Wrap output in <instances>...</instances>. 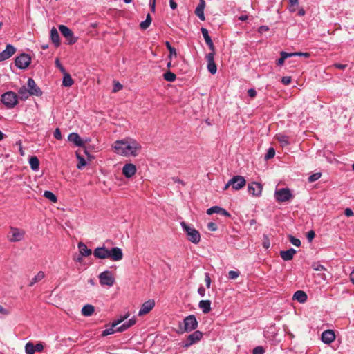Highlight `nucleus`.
Returning a JSON list of instances; mask_svg holds the SVG:
<instances>
[{
  "mask_svg": "<svg viewBox=\"0 0 354 354\" xmlns=\"http://www.w3.org/2000/svg\"><path fill=\"white\" fill-rule=\"evenodd\" d=\"M292 57L290 53L282 51L281 53V57L277 60V64L279 65V66L283 65L284 62H285V60L288 57Z\"/></svg>",
  "mask_w": 354,
  "mask_h": 354,
  "instance_id": "nucleus-35",
  "label": "nucleus"
},
{
  "mask_svg": "<svg viewBox=\"0 0 354 354\" xmlns=\"http://www.w3.org/2000/svg\"><path fill=\"white\" fill-rule=\"evenodd\" d=\"M136 167L132 163H127L122 168V174L127 178H131L136 172Z\"/></svg>",
  "mask_w": 354,
  "mask_h": 354,
  "instance_id": "nucleus-15",
  "label": "nucleus"
},
{
  "mask_svg": "<svg viewBox=\"0 0 354 354\" xmlns=\"http://www.w3.org/2000/svg\"><path fill=\"white\" fill-rule=\"evenodd\" d=\"M202 337H203V333L201 331H199V330L194 331V333H192L187 337V338L185 342L184 347L188 348L190 346L197 343L198 342H199L201 339Z\"/></svg>",
  "mask_w": 354,
  "mask_h": 354,
  "instance_id": "nucleus-10",
  "label": "nucleus"
},
{
  "mask_svg": "<svg viewBox=\"0 0 354 354\" xmlns=\"http://www.w3.org/2000/svg\"><path fill=\"white\" fill-rule=\"evenodd\" d=\"M18 93H19V98L21 100H26V99L28 98V97L30 95H31L30 93H29V91L28 90L27 87L25 86H23L22 87H21L19 89Z\"/></svg>",
  "mask_w": 354,
  "mask_h": 354,
  "instance_id": "nucleus-30",
  "label": "nucleus"
},
{
  "mask_svg": "<svg viewBox=\"0 0 354 354\" xmlns=\"http://www.w3.org/2000/svg\"><path fill=\"white\" fill-rule=\"evenodd\" d=\"M136 322V319L135 317H133L132 318L129 319L127 322L122 324L119 327L116 328V330L118 332H123L128 328H129L131 326H133Z\"/></svg>",
  "mask_w": 354,
  "mask_h": 354,
  "instance_id": "nucleus-24",
  "label": "nucleus"
},
{
  "mask_svg": "<svg viewBox=\"0 0 354 354\" xmlns=\"http://www.w3.org/2000/svg\"><path fill=\"white\" fill-rule=\"evenodd\" d=\"M275 155V151L273 148H270L267 152V153L265 156L266 160H269L270 158H272Z\"/></svg>",
  "mask_w": 354,
  "mask_h": 354,
  "instance_id": "nucleus-44",
  "label": "nucleus"
},
{
  "mask_svg": "<svg viewBox=\"0 0 354 354\" xmlns=\"http://www.w3.org/2000/svg\"><path fill=\"white\" fill-rule=\"evenodd\" d=\"M163 77L165 80H167L168 82H171L175 81V80L176 78V75L169 71L165 73L163 75Z\"/></svg>",
  "mask_w": 354,
  "mask_h": 354,
  "instance_id": "nucleus-37",
  "label": "nucleus"
},
{
  "mask_svg": "<svg viewBox=\"0 0 354 354\" xmlns=\"http://www.w3.org/2000/svg\"><path fill=\"white\" fill-rule=\"evenodd\" d=\"M115 327H113L112 325H111L110 328H106V329H105L104 330L102 331V335L104 337V336H107L109 335L113 334L115 332H118L116 330V328L115 329Z\"/></svg>",
  "mask_w": 354,
  "mask_h": 354,
  "instance_id": "nucleus-42",
  "label": "nucleus"
},
{
  "mask_svg": "<svg viewBox=\"0 0 354 354\" xmlns=\"http://www.w3.org/2000/svg\"><path fill=\"white\" fill-rule=\"evenodd\" d=\"M291 56H304L305 57H309L310 54L308 53H301V52H297V53H290Z\"/></svg>",
  "mask_w": 354,
  "mask_h": 354,
  "instance_id": "nucleus-54",
  "label": "nucleus"
},
{
  "mask_svg": "<svg viewBox=\"0 0 354 354\" xmlns=\"http://www.w3.org/2000/svg\"><path fill=\"white\" fill-rule=\"evenodd\" d=\"M239 271L231 270L228 273V277L230 279H236L239 277Z\"/></svg>",
  "mask_w": 354,
  "mask_h": 354,
  "instance_id": "nucleus-45",
  "label": "nucleus"
},
{
  "mask_svg": "<svg viewBox=\"0 0 354 354\" xmlns=\"http://www.w3.org/2000/svg\"><path fill=\"white\" fill-rule=\"evenodd\" d=\"M205 281L207 288H210L211 286V278L208 273L205 274Z\"/></svg>",
  "mask_w": 354,
  "mask_h": 354,
  "instance_id": "nucleus-51",
  "label": "nucleus"
},
{
  "mask_svg": "<svg viewBox=\"0 0 354 354\" xmlns=\"http://www.w3.org/2000/svg\"><path fill=\"white\" fill-rule=\"evenodd\" d=\"M29 164L30 166V168L33 171H38L39 167V161L37 157L36 156H31L29 159Z\"/></svg>",
  "mask_w": 354,
  "mask_h": 354,
  "instance_id": "nucleus-31",
  "label": "nucleus"
},
{
  "mask_svg": "<svg viewBox=\"0 0 354 354\" xmlns=\"http://www.w3.org/2000/svg\"><path fill=\"white\" fill-rule=\"evenodd\" d=\"M113 147L116 153L127 157L137 156L142 148L141 145L131 138L116 140Z\"/></svg>",
  "mask_w": 354,
  "mask_h": 354,
  "instance_id": "nucleus-1",
  "label": "nucleus"
},
{
  "mask_svg": "<svg viewBox=\"0 0 354 354\" xmlns=\"http://www.w3.org/2000/svg\"><path fill=\"white\" fill-rule=\"evenodd\" d=\"M44 196L53 203H56L57 201V196L50 191H45L44 193Z\"/></svg>",
  "mask_w": 354,
  "mask_h": 354,
  "instance_id": "nucleus-36",
  "label": "nucleus"
},
{
  "mask_svg": "<svg viewBox=\"0 0 354 354\" xmlns=\"http://www.w3.org/2000/svg\"><path fill=\"white\" fill-rule=\"evenodd\" d=\"M31 62V57L26 53H22L15 59V65L20 69L26 68Z\"/></svg>",
  "mask_w": 354,
  "mask_h": 354,
  "instance_id": "nucleus-8",
  "label": "nucleus"
},
{
  "mask_svg": "<svg viewBox=\"0 0 354 354\" xmlns=\"http://www.w3.org/2000/svg\"><path fill=\"white\" fill-rule=\"evenodd\" d=\"M95 308L92 305L86 304L82 309V314L84 316H91L94 313Z\"/></svg>",
  "mask_w": 354,
  "mask_h": 354,
  "instance_id": "nucleus-32",
  "label": "nucleus"
},
{
  "mask_svg": "<svg viewBox=\"0 0 354 354\" xmlns=\"http://www.w3.org/2000/svg\"><path fill=\"white\" fill-rule=\"evenodd\" d=\"M205 7V0H200L198 5L195 10V14L201 21H205L204 9Z\"/></svg>",
  "mask_w": 354,
  "mask_h": 354,
  "instance_id": "nucleus-21",
  "label": "nucleus"
},
{
  "mask_svg": "<svg viewBox=\"0 0 354 354\" xmlns=\"http://www.w3.org/2000/svg\"><path fill=\"white\" fill-rule=\"evenodd\" d=\"M276 138L282 147L287 146L290 144L289 137L285 134L279 133L276 135Z\"/></svg>",
  "mask_w": 354,
  "mask_h": 354,
  "instance_id": "nucleus-29",
  "label": "nucleus"
},
{
  "mask_svg": "<svg viewBox=\"0 0 354 354\" xmlns=\"http://www.w3.org/2000/svg\"><path fill=\"white\" fill-rule=\"evenodd\" d=\"M288 240L295 246L299 247L301 245V241L299 239L295 238L292 235L288 236Z\"/></svg>",
  "mask_w": 354,
  "mask_h": 354,
  "instance_id": "nucleus-41",
  "label": "nucleus"
},
{
  "mask_svg": "<svg viewBox=\"0 0 354 354\" xmlns=\"http://www.w3.org/2000/svg\"><path fill=\"white\" fill-rule=\"evenodd\" d=\"M122 87V85L119 82L114 81L113 92H118L121 90Z\"/></svg>",
  "mask_w": 354,
  "mask_h": 354,
  "instance_id": "nucleus-48",
  "label": "nucleus"
},
{
  "mask_svg": "<svg viewBox=\"0 0 354 354\" xmlns=\"http://www.w3.org/2000/svg\"><path fill=\"white\" fill-rule=\"evenodd\" d=\"M321 177V173H315L308 177V182L313 183Z\"/></svg>",
  "mask_w": 354,
  "mask_h": 354,
  "instance_id": "nucleus-43",
  "label": "nucleus"
},
{
  "mask_svg": "<svg viewBox=\"0 0 354 354\" xmlns=\"http://www.w3.org/2000/svg\"><path fill=\"white\" fill-rule=\"evenodd\" d=\"M248 95L250 97H256L257 95V91L254 88H250L248 91Z\"/></svg>",
  "mask_w": 354,
  "mask_h": 354,
  "instance_id": "nucleus-58",
  "label": "nucleus"
},
{
  "mask_svg": "<svg viewBox=\"0 0 354 354\" xmlns=\"http://www.w3.org/2000/svg\"><path fill=\"white\" fill-rule=\"evenodd\" d=\"M245 180L241 176H234L232 178V187L234 190H239L245 185Z\"/></svg>",
  "mask_w": 354,
  "mask_h": 354,
  "instance_id": "nucleus-14",
  "label": "nucleus"
},
{
  "mask_svg": "<svg viewBox=\"0 0 354 354\" xmlns=\"http://www.w3.org/2000/svg\"><path fill=\"white\" fill-rule=\"evenodd\" d=\"M307 295L302 290H297L293 295V299L297 300L298 302L303 304L307 300Z\"/></svg>",
  "mask_w": 354,
  "mask_h": 354,
  "instance_id": "nucleus-26",
  "label": "nucleus"
},
{
  "mask_svg": "<svg viewBox=\"0 0 354 354\" xmlns=\"http://www.w3.org/2000/svg\"><path fill=\"white\" fill-rule=\"evenodd\" d=\"M262 185L257 182H252L248 185V189L249 194L252 196H259L262 192Z\"/></svg>",
  "mask_w": 354,
  "mask_h": 354,
  "instance_id": "nucleus-13",
  "label": "nucleus"
},
{
  "mask_svg": "<svg viewBox=\"0 0 354 354\" xmlns=\"http://www.w3.org/2000/svg\"><path fill=\"white\" fill-rule=\"evenodd\" d=\"M275 198L279 202H286L292 198V194L288 188H281L275 191Z\"/></svg>",
  "mask_w": 354,
  "mask_h": 354,
  "instance_id": "nucleus-7",
  "label": "nucleus"
},
{
  "mask_svg": "<svg viewBox=\"0 0 354 354\" xmlns=\"http://www.w3.org/2000/svg\"><path fill=\"white\" fill-rule=\"evenodd\" d=\"M35 352H41L44 349V346L41 343H37L36 345H34Z\"/></svg>",
  "mask_w": 354,
  "mask_h": 354,
  "instance_id": "nucleus-57",
  "label": "nucleus"
},
{
  "mask_svg": "<svg viewBox=\"0 0 354 354\" xmlns=\"http://www.w3.org/2000/svg\"><path fill=\"white\" fill-rule=\"evenodd\" d=\"M180 225L182 226L183 230L185 232L187 239L190 242L197 244L201 241V235L198 230L192 226L187 225L184 221L180 223Z\"/></svg>",
  "mask_w": 354,
  "mask_h": 354,
  "instance_id": "nucleus-3",
  "label": "nucleus"
},
{
  "mask_svg": "<svg viewBox=\"0 0 354 354\" xmlns=\"http://www.w3.org/2000/svg\"><path fill=\"white\" fill-rule=\"evenodd\" d=\"M76 155H77V158L79 160L78 164L77 165V167L79 169H82L86 165V162L85 159L83 157H82L80 155H79L78 153H77Z\"/></svg>",
  "mask_w": 354,
  "mask_h": 354,
  "instance_id": "nucleus-39",
  "label": "nucleus"
},
{
  "mask_svg": "<svg viewBox=\"0 0 354 354\" xmlns=\"http://www.w3.org/2000/svg\"><path fill=\"white\" fill-rule=\"evenodd\" d=\"M321 339L326 344L332 343L335 339L334 331L333 330H326L324 331L322 334Z\"/></svg>",
  "mask_w": 354,
  "mask_h": 354,
  "instance_id": "nucleus-18",
  "label": "nucleus"
},
{
  "mask_svg": "<svg viewBox=\"0 0 354 354\" xmlns=\"http://www.w3.org/2000/svg\"><path fill=\"white\" fill-rule=\"evenodd\" d=\"M333 66H334L337 68L341 69V70H344L346 68L347 65L336 63V64H333Z\"/></svg>",
  "mask_w": 354,
  "mask_h": 354,
  "instance_id": "nucleus-63",
  "label": "nucleus"
},
{
  "mask_svg": "<svg viewBox=\"0 0 354 354\" xmlns=\"http://www.w3.org/2000/svg\"><path fill=\"white\" fill-rule=\"evenodd\" d=\"M15 53V47L11 44H8L4 50L0 53V62L6 60Z\"/></svg>",
  "mask_w": 354,
  "mask_h": 354,
  "instance_id": "nucleus-17",
  "label": "nucleus"
},
{
  "mask_svg": "<svg viewBox=\"0 0 354 354\" xmlns=\"http://www.w3.org/2000/svg\"><path fill=\"white\" fill-rule=\"evenodd\" d=\"M78 248L82 256L88 257L92 254L91 250L82 242L78 243Z\"/></svg>",
  "mask_w": 354,
  "mask_h": 354,
  "instance_id": "nucleus-28",
  "label": "nucleus"
},
{
  "mask_svg": "<svg viewBox=\"0 0 354 354\" xmlns=\"http://www.w3.org/2000/svg\"><path fill=\"white\" fill-rule=\"evenodd\" d=\"M268 30H269V27L268 26H261L258 29V32L259 33H263V32H267Z\"/></svg>",
  "mask_w": 354,
  "mask_h": 354,
  "instance_id": "nucleus-59",
  "label": "nucleus"
},
{
  "mask_svg": "<svg viewBox=\"0 0 354 354\" xmlns=\"http://www.w3.org/2000/svg\"><path fill=\"white\" fill-rule=\"evenodd\" d=\"M198 307L201 309L203 313L207 314L211 310V301L201 300L198 303Z\"/></svg>",
  "mask_w": 354,
  "mask_h": 354,
  "instance_id": "nucleus-25",
  "label": "nucleus"
},
{
  "mask_svg": "<svg viewBox=\"0 0 354 354\" xmlns=\"http://www.w3.org/2000/svg\"><path fill=\"white\" fill-rule=\"evenodd\" d=\"M1 101L8 109H12L18 103V97L15 92L8 91L1 95Z\"/></svg>",
  "mask_w": 354,
  "mask_h": 354,
  "instance_id": "nucleus-4",
  "label": "nucleus"
},
{
  "mask_svg": "<svg viewBox=\"0 0 354 354\" xmlns=\"http://www.w3.org/2000/svg\"><path fill=\"white\" fill-rule=\"evenodd\" d=\"M201 33L204 37V39L205 41V43L211 41L212 39L209 35L208 30L205 28H201Z\"/></svg>",
  "mask_w": 354,
  "mask_h": 354,
  "instance_id": "nucleus-40",
  "label": "nucleus"
},
{
  "mask_svg": "<svg viewBox=\"0 0 354 354\" xmlns=\"http://www.w3.org/2000/svg\"><path fill=\"white\" fill-rule=\"evenodd\" d=\"M25 351L27 354H34L35 352L34 344L31 342H28L25 346Z\"/></svg>",
  "mask_w": 354,
  "mask_h": 354,
  "instance_id": "nucleus-38",
  "label": "nucleus"
},
{
  "mask_svg": "<svg viewBox=\"0 0 354 354\" xmlns=\"http://www.w3.org/2000/svg\"><path fill=\"white\" fill-rule=\"evenodd\" d=\"M169 58L170 59H171L173 55H174V56L177 55L176 50V49L174 47H172L171 48L169 49Z\"/></svg>",
  "mask_w": 354,
  "mask_h": 354,
  "instance_id": "nucleus-60",
  "label": "nucleus"
},
{
  "mask_svg": "<svg viewBox=\"0 0 354 354\" xmlns=\"http://www.w3.org/2000/svg\"><path fill=\"white\" fill-rule=\"evenodd\" d=\"M50 39L52 42L55 45V46H59V35L58 31L55 28H53L50 30Z\"/></svg>",
  "mask_w": 354,
  "mask_h": 354,
  "instance_id": "nucleus-27",
  "label": "nucleus"
},
{
  "mask_svg": "<svg viewBox=\"0 0 354 354\" xmlns=\"http://www.w3.org/2000/svg\"><path fill=\"white\" fill-rule=\"evenodd\" d=\"M24 230L11 227L8 234V239L10 242L20 241L24 239Z\"/></svg>",
  "mask_w": 354,
  "mask_h": 354,
  "instance_id": "nucleus-6",
  "label": "nucleus"
},
{
  "mask_svg": "<svg viewBox=\"0 0 354 354\" xmlns=\"http://www.w3.org/2000/svg\"><path fill=\"white\" fill-rule=\"evenodd\" d=\"M265 353V350L264 348L261 346H257L255 347L253 351H252V353L253 354H263Z\"/></svg>",
  "mask_w": 354,
  "mask_h": 354,
  "instance_id": "nucleus-47",
  "label": "nucleus"
},
{
  "mask_svg": "<svg viewBox=\"0 0 354 354\" xmlns=\"http://www.w3.org/2000/svg\"><path fill=\"white\" fill-rule=\"evenodd\" d=\"M53 135H54V137L57 139V140H61L62 139V133H61V131L60 130L57 128L54 133H53Z\"/></svg>",
  "mask_w": 354,
  "mask_h": 354,
  "instance_id": "nucleus-56",
  "label": "nucleus"
},
{
  "mask_svg": "<svg viewBox=\"0 0 354 354\" xmlns=\"http://www.w3.org/2000/svg\"><path fill=\"white\" fill-rule=\"evenodd\" d=\"M315 232L313 230H310L309 232H308L307 239L309 242H311L312 240L315 238Z\"/></svg>",
  "mask_w": 354,
  "mask_h": 354,
  "instance_id": "nucleus-53",
  "label": "nucleus"
},
{
  "mask_svg": "<svg viewBox=\"0 0 354 354\" xmlns=\"http://www.w3.org/2000/svg\"><path fill=\"white\" fill-rule=\"evenodd\" d=\"M291 77L290 76H285V77H283L282 79H281V82L284 84V85H288L290 84L291 82Z\"/></svg>",
  "mask_w": 354,
  "mask_h": 354,
  "instance_id": "nucleus-52",
  "label": "nucleus"
},
{
  "mask_svg": "<svg viewBox=\"0 0 354 354\" xmlns=\"http://www.w3.org/2000/svg\"><path fill=\"white\" fill-rule=\"evenodd\" d=\"M45 277V273L39 271L30 281L29 286H32L35 283L40 281Z\"/></svg>",
  "mask_w": 354,
  "mask_h": 354,
  "instance_id": "nucleus-33",
  "label": "nucleus"
},
{
  "mask_svg": "<svg viewBox=\"0 0 354 354\" xmlns=\"http://www.w3.org/2000/svg\"><path fill=\"white\" fill-rule=\"evenodd\" d=\"M27 88L32 95L40 96L42 94L40 88L37 86L33 79L29 78L27 83Z\"/></svg>",
  "mask_w": 354,
  "mask_h": 354,
  "instance_id": "nucleus-12",
  "label": "nucleus"
},
{
  "mask_svg": "<svg viewBox=\"0 0 354 354\" xmlns=\"http://www.w3.org/2000/svg\"><path fill=\"white\" fill-rule=\"evenodd\" d=\"M217 225L214 222H209L207 223V229L210 231H216L217 230Z\"/></svg>",
  "mask_w": 354,
  "mask_h": 354,
  "instance_id": "nucleus-50",
  "label": "nucleus"
},
{
  "mask_svg": "<svg viewBox=\"0 0 354 354\" xmlns=\"http://www.w3.org/2000/svg\"><path fill=\"white\" fill-rule=\"evenodd\" d=\"M184 328L186 332H190L198 327V322L194 315H189L184 319Z\"/></svg>",
  "mask_w": 354,
  "mask_h": 354,
  "instance_id": "nucleus-9",
  "label": "nucleus"
},
{
  "mask_svg": "<svg viewBox=\"0 0 354 354\" xmlns=\"http://www.w3.org/2000/svg\"><path fill=\"white\" fill-rule=\"evenodd\" d=\"M151 22L149 20L145 19L144 21H142L140 24V27L142 30H146L150 26Z\"/></svg>",
  "mask_w": 354,
  "mask_h": 354,
  "instance_id": "nucleus-49",
  "label": "nucleus"
},
{
  "mask_svg": "<svg viewBox=\"0 0 354 354\" xmlns=\"http://www.w3.org/2000/svg\"><path fill=\"white\" fill-rule=\"evenodd\" d=\"M312 267L316 271H323V270H326L324 266H322L318 263H315Z\"/></svg>",
  "mask_w": 354,
  "mask_h": 354,
  "instance_id": "nucleus-46",
  "label": "nucleus"
},
{
  "mask_svg": "<svg viewBox=\"0 0 354 354\" xmlns=\"http://www.w3.org/2000/svg\"><path fill=\"white\" fill-rule=\"evenodd\" d=\"M155 306L153 300H148L142 304L139 312L138 315L142 316L149 313Z\"/></svg>",
  "mask_w": 354,
  "mask_h": 354,
  "instance_id": "nucleus-16",
  "label": "nucleus"
},
{
  "mask_svg": "<svg viewBox=\"0 0 354 354\" xmlns=\"http://www.w3.org/2000/svg\"><path fill=\"white\" fill-rule=\"evenodd\" d=\"M214 213L219 214L227 217L230 216V214L227 211L218 206H213L207 210V214L208 215H211Z\"/></svg>",
  "mask_w": 354,
  "mask_h": 354,
  "instance_id": "nucleus-20",
  "label": "nucleus"
},
{
  "mask_svg": "<svg viewBox=\"0 0 354 354\" xmlns=\"http://www.w3.org/2000/svg\"><path fill=\"white\" fill-rule=\"evenodd\" d=\"M98 278L101 286L111 287L115 283V278L113 274L109 270H105L101 272L99 274Z\"/></svg>",
  "mask_w": 354,
  "mask_h": 354,
  "instance_id": "nucleus-5",
  "label": "nucleus"
},
{
  "mask_svg": "<svg viewBox=\"0 0 354 354\" xmlns=\"http://www.w3.org/2000/svg\"><path fill=\"white\" fill-rule=\"evenodd\" d=\"M68 140L77 147H83L84 145V142L77 133H70L68 136Z\"/></svg>",
  "mask_w": 354,
  "mask_h": 354,
  "instance_id": "nucleus-22",
  "label": "nucleus"
},
{
  "mask_svg": "<svg viewBox=\"0 0 354 354\" xmlns=\"http://www.w3.org/2000/svg\"><path fill=\"white\" fill-rule=\"evenodd\" d=\"M73 83L74 81L71 75L68 73H65L62 81V85L66 87H70L73 84Z\"/></svg>",
  "mask_w": 354,
  "mask_h": 354,
  "instance_id": "nucleus-34",
  "label": "nucleus"
},
{
  "mask_svg": "<svg viewBox=\"0 0 354 354\" xmlns=\"http://www.w3.org/2000/svg\"><path fill=\"white\" fill-rule=\"evenodd\" d=\"M344 214L346 216H348V217L354 215V213L351 208H346L344 211Z\"/></svg>",
  "mask_w": 354,
  "mask_h": 354,
  "instance_id": "nucleus-62",
  "label": "nucleus"
},
{
  "mask_svg": "<svg viewBox=\"0 0 354 354\" xmlns=\"http://www.w3.org/2000/svg\"><path fill=\"white\" fill-rule=\"evenodd\" d=\"M59 30L62 35L68 40V44H73L76 42V39L73 38V32L66 26L60 25Z\"/></svg>",
  "mask_w": 354,
  "mask_h": 354,
  "instance_id": "nucleus-11",
  "label": "nucleus"
},
{
  "mask_svg": "<svg viewBox=\"0 0 354 354\" xmlns=\"http://www.w3.org/2000/svg\"><path fill=\"white\" fill-rule=\"evenodd\" d=\"M95 258L100 259H111L114 261H120L123 258L122 249L114 247L109 250L104 246L97 247L93 251Z\"/></svg>",
  "mask_w": 354,
  "mask_h": 354,
  "instance_id": "nucleus-2",
  "label": "nucleus"
},
{
  "mask_svg": "<svg viewBox=\"0 0 354 354\" xmlns=\"http://www.w3.org/2000/svg\"><path fill=\"white\" fill-rule=\"evenodd\" d=\"M206 59L207 62V69L209 72L214 75L217 71V67L214 62V55H213V53H208L206 55Z\"/></svg>",
  "mask_w": 354,
  "mask_h": 354,
  "instance_id": "nucleus-19",
  "label": "nucleus"
},
{
  "mask_svg": "<svg viewBox=\"0 0 354 354\" xmlns=\"http://www.w3.org/2000/svg\"><path fill=\"white\" fill-rule=\"evenodd\" d=\"M198 293L201 296L204 297L205 295V289L203 286H200L198 289Z\"/></svg>",
  "mask_w": 354,
  "mask_h": 354,
  "instance_id": "nucleus-64",
  "label": "nucleus"
},
{
  "mask_svg": "<svg viewBox=\"0 0 354 354\" xmlns=\"http://www.w3.org/2000/svg\"><path fill=\"white\" fill-rule=\"evenodd\" d=\"M206 44L209 46V48L211 50L210 53H213V55H215V47L212 40L211 41L207 42Z\"/></svg>",
  "mask_w": 354,
  "mask_h": 354,
  "instance_id": "nucleus-55",
  "label": "nucleus"
},
{
  "mask_svg": "<svg viewBox=\"0 0 354 354\" xmlns=\"http://www.w3.org/2000/svg\"><path fill=\"white\" fill-rule=\"evenodd\" d=\"M295 254L296 250L294 248H290L289 250H281L280 252V256L284 261L292 260Z\"/></svg>",
  "mask_w": 354,
  "mask_h": 354,
  "instance_id": "nucleus-23",
  "label": "nucleus"
},
{
  "mask_svg": "<svg viewBox=\"0 0 354 354\" xmlns=\"http://www.w3.org/2000/svg\"><path fill=\"white\" fill-rule=\"evenodd\" d=\"M55 64H56V66L57 68H59L61 71H62L64 73L65 72V69H64V66L61 64V63L58 59H57L55 60Z\"/></svg>",
  "mask_w": 354,
  "mask_h": 354,
  "instance_id": "nucleus-61",
  "label": "nucleus"
}]
</instances>
